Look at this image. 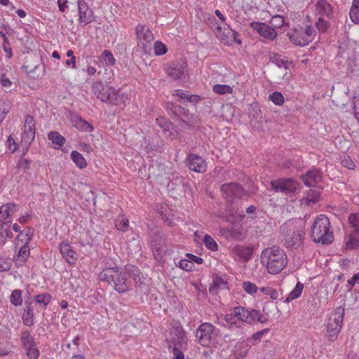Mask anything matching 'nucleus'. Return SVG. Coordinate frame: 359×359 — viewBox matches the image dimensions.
<instances>
[{"label":"nucleus","mask_w":359,"mask_h":359,"mask_svg":"<svg viewBox=\"0 0 359 359\" xmlns=\"http://www.w3.org/2000/svg\"><path fill=\"white\" fill-rule=\"evenodd\" d=\"M304 222L301 218L286 221L280 227V242L287 249H297L304 243Z\"/></svg>","instance_id":"1"},{"label":"nucleus","mask_w":359,"mask_h":359,"mask_svg":"<svg viewBox=\"0 0 359 359\" xmlns=\"http://www.w3.org/2000/svg\"><path fill=\"white\" fill-rule=\"evenodd\" d=\"M261 263L265 265L269 273H280L287 264V255L278 246L264 249L260 257Z\"/></svg>","instance_id":"2"},{"label":"nucleus","mask_w":359,"mask_h":359,"mask_svg":"<svg viewBox=\"0 0 359 359\" xmlns=\"http://www.w3.org/2000/svg\"><path fill=\"white\" fill-rule=\"evenodd\" d=\"M99 278L107 282L119 293L128 292L131 287V282L127 278V273L118 267L103 269L100 273Z\"/></svg>","instance_id":"3"},{"label":"nucleus","mask_w":359,"mask_h":359,"mask_svg":"<svg viewBox=\"0 0 359 359\" xmlns=\"http://www.w3.org/2000/svg\"><path fill=\"white\" fill-rule=\"evenodd\" d=\"M311 237L316 243L323 245L330 244L333 241V233L330 231V223L324 215L318 216L312 225Z\"/></svg>","instance_id":"4"},{"label":"nucleus","mask_w":359,"mask_h":359,"mask_svg":"<svg viewBox=\"0 0 359 359\" xmlns=\"http://www.w3.org/2000/svg\"><path fill=\"white\" fill-rule=\"evenodd\" d=\"M92 89L94 95L102 102L118 104L123 100V97L114 88L106 85L102 81L95 82Z\"/></svg>","instance_id":"5"},{"label":"nucleus","mask_w":359,"mask_h":359,"mask_svg":"<svg viewBox=\"0 0 359 359\" xmlns=\"http://www.w3.org/2000/svg\"><path fill=\"white\" fill-rule=\"evenodd\" d=\"M314 32L311 25H306L305 28L297 26L288 32L287 36L294 44L304 46L311 42Z\"/></svg>","instance_id":"6"},{"label":"nucleus","mask_w":359,"mask_h":359,"mask_svg":"<svg viewBox=\"0 0 359 359\" xmlns=\"http://www.w3.org/2000/svg\"><path fill=\"white\" fill-rule=\"evenodd\" d=\"M217 330L209 323H202L197 329L196 337L203 346H210L215 342Z\"/></svg>","instance_id":"7"},{"label":"nucleus","mask_w":359,"mask_h":359,"mask_svg":"<svg viewBox=\"0 0 359 359\" xmlns=\"http://www.w3.org/2000/svg\"><path fill=\"white\" fill-rule=\"evenodd\" d=\"M271 190L285 194L294 193L298 189L299 183L293 178H280L270 182Z\"/></svg>","instance_id":"8"},{"label":"nucleus","mask_w":359,"mask_h":359,"mask_svg":"<svg viewBox=\"0 0 359 359\" xmlns=\"http://www.w3.org/2000/svg\"><path fill=\"white\" fill-rule=\"evenodd\" d=\"M135 33L137 39V44L145 53H149L151 50V43L154 40L151 31L146 26L139 25L135 28Z\"/></svg>","instance_id":"9"},{"label":"nucleus","mask_w":359,"mask_h":359,"mask_svg":"<svg viewBox=\"0 0 359 359\" xmlns=\"http://www.w3.org/2000/svg\"><path fill=\"white\" fill-rule=\"evenodd\" d=\"M348 222L353 230L346 243V248L353 249L359 246V213H351L348 217Z\"/></svg>","instance_id":"10"},{"label":"nucleus","mask_w":359,"mask_h":359,"mask_svg":"<svg viewBox=\"0 0 359 359\" xmlns=\"http://www.w3.org/2000/svg\"><path fill=\"white\" fill-rule=\"evenodd\" d=\"M220 191L225 200L229 203H231L234 198H241L245 194L244 189L235 182L223 184Z\"/></svg>","instance_id":"11"},{"label":"nucleus","mask_w":359,"mask_h":359,"mask_svg":"<svg viewBox=\"0 0 359 359\" xmlns=\"http://www.w3.org/2000/svg\"><path fill=\"white\" fill-rule=\"evenodd\" d=\"M35 121L32 116L27 115L25 117L24 129L22 133V142L28 147L35 137Z\"/></svg>","instance_id":"12"},{"label":"nucleus","mask_w":359,"mask_h":359,"mask_svg":"<svg viewBox=\"0 0 359 359\" xmlns=\"http://www.w3.org/2000/svg\"><path fill=\"white\" fill-rule=\"evenodd\" d=\"M186 165L189 170L196 172H204L207 168L205 161L196 154H190L185 160Z\"/></svg>","instance_id":"13"},{"label":"nucleus","mask_w":359,"mask_h":359,"mask_svg":"<svg viewBox=\"0 0 359 359\" xmlns=\"http://www.w3.org/2000/svg\"><path fill=\"white\" fill-rule=\"evenodd\" d=\"M187 64L184 62H173L167 69V73L173 79L185 81L187 76Z\"/></svg>","instance_id":"14"},{"label":"nucleus","mask_w":359,"mask_h":359,"mask_svg":"<svg viewBox=\"0 0 359 359\" xmlns=\"http://www.w3.org/2000/svg\"><path fill=\"white\" fill-rule=\"evenodd\" d=\"M251 27L256 30L261 36L270 39H274L277 36L275 29L265 23L254 22L251 23Z\"/></svg>","instance_id":"15"},{"label":"nucleus","mask_w":359,"mask_h":359,"mask_svg":"<svg viewBox=\"0 0 359 359\" xmlns=\"http://www.w3.org/2000/svg\"><path fill=\"white\" fill-rule=\"evenodd\" d=\"M78 8L80 22L87 25L93 21L94 16L93 11L84 1H78Z\"/></svg>","instance_id":"16"},{"label":"nucleus","mask_w":359,"mask_h":359,"mask_svg":"<svg viewBox=\"0 0 359 359\" xmlns=\"http://www.w3.org/2000/svg\"><path fill=\"white\" fill-rule=\"evenodd\" d=\"M323 172L317 169L308 170L302 176L306 186L311 187L315 186L321 181Z\"/></svg>","instance_id":"17"},{"label":"nucleus","mask_w":359,"mask_h":359,"mask_svg":"<svg viewBox=\"0 0 359 359\" xmlns=\"http://www.w3.org/2000/svg\"><path fill=\"white\" fill-rule=\"evenodd\" d=\"M60 251L63 258L69 264L74 263L77 259L76 252L67 243L62 242L60 244Z\"/></svg>","instance_id":"18"},{"label":"nucleus","mask_w":359,"mask_h":359,"mask_svg":"<svg viewBox=\"0 0 359 359\" xmlns=\"http://www.w3.org/2000/svg\"><path fill=\"white\" fill-rule=\"evenodd\" d=\"M18 210V205L14 203H8L0 207V224L12 217Z\"/></svg>","instance_id":"19"},{"label":"nucleus","mask_w":359,"mask_h":359,"mask_svg":"<svg viewBox=\"0 0 359 359\" xmlns=\"http://www.w3.org/2000/svg\"><path fill=\"white\" fill-rule=\"evenodd\" d=\"M234 253L245 262L250 260L252 255L253 248L250 246L238 245L233 249Z\"/></svg>","instance_id":"20"},{"label":"nucleus","mask_w":359,"mask_h":359,"mask_svg":"<svg viewBox=\"0 0 359 359\" xmlns=\"http://www.w3.org/2000/svg\"><path fill=\"white\" fill-rule=\"evenodd\" d=\"M225 288H227V282L222 277L216 276L209 287V292L212 294H216L219 290Z\"/></svg>","instance_id":"21"},{"label":"nucleus","mask_w":359,"mask_h":359,"mask_svg":"<svg viewBox=\"0 0 359 359\" xmlns=\"http://www.w3.org/2000/svg\"><path fill=\"white\" fill-rule=\"evenodd\" d=\"M316 6L318 13L325 15L328 18H332L333 14V7L329 3L323 1H318Z\"/></svg>","instance_id":"22"},{"label":"nucleus","mask_w":359,"mask_h":359,"mask_svg":"<svg viewBox=\"0 0 359 359\" xmlns=\"http://www.w3.org/2000/svg\"><path fill=\"white\" fill-rule=\"evenodd\" d=\"M26 307L22 316L23 323L28 327L34 325V309L32 302H25Z\"/></svg>","instance_id":"23"},{"label":"nucleus","mask_w":359,"mask_h":359,"mask_svg":"<svg viewBox=\"0 0 359 359\" xmlns=\"http://www.w3.org/2000/svg\"><path fill=\"white\" fill-rule=\"evenodd\" d=\"M234 316H236L238 323L240 325L243 323H250V319L248 318L249 311L244 307H236L234 309Z\"/></svg>","instance_id":"24"},{"label":"nucleus","mask_w":359,"mask_h":359,"mask_svg":"<svg viewBox=\"0 0 359 359\" xmlns=\"http://www.w3.org/2000/svg\"><path fill=\"white\" fill-rule=\"evenodd\" d=\"M344 309L341 307H338L336 309V310L334 311V313L333 315L334 316L333 318L332 317H330L329 322L336 325L337 327H339L341 329V325H342L343 319H344Z\"/></svg>","instance_id":"25"},{"label":"nucleus","mask_w":359,"mask_h":359,"mask_svg":"<svg viewBox=\"0 0 359 359\" xmlns=\"http://www.w3.org/2000/svg\"><path fill=\"white\" fill-rule=\"evenodd\" d=\"M48 138L53 144L57 146V148L62 147L66 140L57 131H51L48 134Z\"/></svg>","instance_id":"26"},{"label":"nucleus","mask_w":359,"mask_h":359,"mask_svg":"<svg viewBox=\"0 0 359 359\" xmlns=\"http://www.w3.org/2000/svg\"><path fill=\"white\" fill-rule=\"evenodd\" d=\"M304 289V285L300 282H298L295 287L289 293L285 302L287 303L298 298L302 293Z\"/></svg>","instance_id":"27"},{"label":"nucleus","mask_w":359,"mask_h":359,"mask_svg":"<svg viewBox=\"0 0 359 359\" xmlns=\"http://www.w3.org/2000/svg\"><path fill=\"white\" fill-rule=\"evenodd\" d=\"M172 344H173V348H186L187 344L184 334L179 332L176 337L172 339Z\"/></svg>","instance_id":"28"},{"label":"nucleus","mask_w":359,"mask_h":359,"mask_svg":"<svg viewBox=\"0 0 359 359\" xmlns=\"http://www.w3.org/2000/svg\"><path fill=\"white\" fill-rule=\"evenodd\" d=\"M349 15L354 23H359V0H353Z\"/></svg>","instance_id":"29"},{"label":"nucleus","mask_w":359,"mask_h":359,"mask_svg":"<svg viewBox=\"0 0 359 359\" xmlns=\"http://www.w3.org/2000/svg\"><path fill=\"white\" fill-rule=\"evenodd\" d=\"M341 329L336 325L328 322L327 325V335L330 341H334L340 332Z\"/></svg>","instance_id":"30"},{"label":"nucleus","mask_w":359,"mask_h":359,"mask_svg":"<svg viewBox=\"0 0 359 359\" xmlns=\"http://www.w3.org/2000/svg\"><path fill=\"white\" fill-rule=\"evenodd\" d=\"M20 341L24 348L29 347L35 344L33 337L31 335L29 330H26L21 332Z\"/></svg>","instance_id":"31"},{"label":"nucleus","mask_w":359,"mask_h":359,"mask_svg":"<svg viewBox=\"0 0 359 359\" xmlns=\"http://www.w3.org/2000/svg\"><path fill=\"white\" fill-rule=\"evenodd\" d=\"M71 158L75 164L80 168H84L87 166V162L83 156L77 151H73L71 153Z\"/></svg>","instance_id":"32"},{"label":"nucleus","mask_w":359,"mask_h":359,"mask_svg":"<svg viewBox=\"0 0 359 359\" xmlns=\"http://www.w3.org/2000/svg\"><path fill=\"white\" fill-rule=\"evenodd\" d=\"M124 272L127 273V278L130 277L133 280L137 279L142 274L141 271L137 266L131 264H128L125 266Z\"/></svg>","instance_id":"33"},{"label":"nucleus","mask_w":359,"mask_h":359,"mask_svg":"<svg viewBox=\"0 0 359 359\" xmlns=\"http://www.w3.org/2000/svg\"><path fill=\"white\" fill-rule=\"evenodd\" d=\"M128 219L124 216H119L115 219V226L119 231H126L128 227Z\"/></svg>","instance_id":"34"},{"label":"nucleus","mask_w":359,"mask_h":359,"mask_svg":"<svg viewBox=\"0 0 359 359\" xmlns=\"http://www.w3.org/2000/svg\"><path fill=\"white\" fill-rule=\"evenodd\" d=\"M36 303L46 306L51 301L52 296L48 293H42L34 297Z\"/></svg>","instance_id":"35"},{"label":"nucleus","mask_w":359,"mask_h":359,"mask_svg":"<svg viewBox=\"0 0 359 359\" xmlns=\"http://www.w3.org/2000/svg\"><path fill=\"white\" fill-rule=\"evenodd\" d=\"M10 301L14 306H20L22 303V291L14 290L11 294Z\"/></svg>","instance_id":"36"},{"label":"nucleus","mask_w":359,"mask_h":359,"mask_svg":"<svg viewBox=\"0 0 359 359\" xmlns=\"http://www.w3.org/2000/svg\"><path fill=\"white\" fill-rule=\"evenodd\" d=\"M203 242L205 245V247L212 251H215L218 248V245L215 241L210 236L206 234L204 236Z\"/></svg>","instance_id":"37"},{"label":"nucleus","mask_w":359,"mask_h":359,"mask_svg":"<svg viewBox=\"0 0 359 359\" xmlns=\"http://www.w3.org/2000/svg\"><path fill=\"white\" fill-rule=\"evenodd\" d=\"M271 61L275 63L278 67H283L285 69H288V66L290 62L287 60H285L278 55L274 54L271 57Z\"/></svg>","instance_id":"38"},{"label":"nucleus","mask_w":359,"mask_h":359,"mask_svg":"<svg viewBox=\"0 0 359 359\" xmlns=\"http://www.w3.org/2000/svg\"><path fill=\"white\" fill-rule=\"evenodd\" d=\"M175 116L178 117H182V119L190 120L192 118V115L189 113V110L184 107L179 106L175 110Z\"/></svg>","instance_id":"39"},{"label":"nucleus","mask_w":359,"mask_h":359,"mask_svg":"<svg viewBox=\"0 0 359 359\" xmlns=\"http://www.w3.org/2000/svg\"><path fill=\"white\" fill-rule=\"evenodd\" d=\"M213 91L219 95H224L226 93H231L232 88L228 85L217 84L213 86Z\"/></svg>","instance_id":"40"},{"label":"nucleus","mask_w":359,"mask_h":359,"mask_svg":"<svg viewBox=\"0 0 359 359\" xmlns=\"http://www.w3.org/2000/svg\"><path fill=\"white\" fill-rule=\"evenodd\" d=\"M0 36L2 37V39L4 40L3 48L7 54V57L8 58H11L12 57L13 54H12V49L10 47V43H9L8 39L6 36V35L1 31H0Z\"/></svg>","instance_id":"41"},{"label":"nucleus","mask_w":359,"mask_h":359,"mask_svg":"<svg viewBox=\"0 0 359 359\" xmlns=\"http://www.w3.org/2000/svg\"><path fill=\"white\" fill-rule=\"evenodd\" d=\"M156 121L163 131H169L172 126V123L163 116L157 118Z\"/></svg>","instance_id":"42"},{"label":"nucleus","mask_w":359,"mask_h":359,"mask_svg":"<svg viewBox=\"0 0 359 359\" xmlns=\"http://www.w3.org/2000/svg\"><path fill=\"white\" fill-rule=\"evenodd\" d=\"M154 53L156 55H162L166 53L168 49L165 44L158 41L154 45Z\"/></svg>","instance_id":"43"},{"label":"nucleus","mask_w":359,"mask_h":359,"mask_svg":"<svg viewBox=\"0 0 359 359\" xmlns=\"http://www.w3.org/2000/svg\"><path fill=\"white\" fill-rule=\"evenodd\" d=\"M269 100L276 105H282L284 103V97L283 95L278 92H273L269 95Z\"/></svg>","instance_id":"44"},{"label":"nucleus","mask_w":359,"mask_h":359,"mask_svg":"<svg viewBox=\"0 0 359 359\" xmlns=\"http://www.w3.org/2000/svg\"><path fill=\"white\" fill-rule=\"evenodd\" d=\"M29 255V248L27 246V244L22 245L19 251H18V259H20L21 262H25Z\"/></svg>","instance_id":"45"},{"label":"nucleus","mask_w":359,"mask_h":359,"mask_svg":"<svg viewBox=\"0 0 359 359\" xmlns=\"http://www.w3.org/2000/svg\"><path fill=\"white\" fill-rule=\"evenodd\" d=\"M9 111L7 102L4 100H0V124L3 122Z\"/></svg>","instance_id":"46"},{"label":"nucleus","mask_w":359,"mask_h":359,"mask_svg":"<svg viewBox=\"0 0 359 359\" xmlns=\"http://www.w3.org/2000/svg\"><path fill=\"white\" fill-rule=\"evenodd\" d=\"M102 57L106 64L109 65H114L115 64L116 60L109 50H104L102 54Z\"/></svg>","instance_id":"47"},{"label":"nucleus","mask_w":359,"mask_h":359,"mask_svg":"<svg viewBox=\"0 0 359 359\" xmlns=\"http://www.w3.org/2000/svg\"><path fill=\"white\" fill-rule=\"evenodd\" d=\"M27 352V355L30 359H36L39 355V351L36 348V345L30 346L29 347L25 348Z\"/></svg>","instance_id":"48"},{"label":"nucleus","mask_w":359,"mask_h":359,"mask_svg":"<svg viewBox=\"0 0 359 359\" xmlns=\"http://www.w3.org/2000/svg\"><path fill=\"white\" fill-rule=\"evenodd\" d=\"M243 290L250 294H253L257 291L256 285L249 281L244 282L243 283Z\"/></svg>","instance_id":"49"},{"label":"nucleus","mask_w":359,"mask_h":359,"mask_svg":"<svg viewBox=\"0 0 359 359\" xmlns=\"http://www.w3.org/2000/svg\"><path fill=\"white\" fill-rule=\"evenodd\" d=\"M1 229L4 232L6 239V238H13V234L12 231H11L10 222H3L1 224Z\"/></svg>","instance_id":"50"},{"label":"nucleus","mask_w":359,"mask_h":359,"mask_svg":"<svg viewBox=\"0 0 359 359\" xmlns=\"http://www.w3.org/2000/svg\"><path fill=\"white\" fill-rule=\"evenodd\" d=\"M285 23V19L281 15H275L271 20V24L276 28H280L283 26Z\"/></svg>","instance_id":"51"},{"label":"nucleus","mask_w":359,"mask_h":359,"mask_svg":"<svg viewBox=\"0 0 359 359\" xmlns=\"http://www.w3.org/2000/svg\"><path fill=\"white\" fill-rule=\"evenodd\" d=\"M194 266V264L190 260L182 259L179 262V267L187 271H191Z\"/></svg>","instance_id":"52"},{"label":"nucleus","mask_w":359,"mask_h":359,"mask_svg":"<svg viewBox=\"0 0 359 359\" xmlns=\"http://www.w3.org/2000/svg\"><path fill=\"white\" fill-rule=\"evenodd\" d=\"M316 26L320 32H325L329 26V23L323 18H319Z\"/></svg>","instance_id":"53"},{"label":"nucleus","mask_w":359,"mask_h":359,"mask_svg":"<svg viewBox=\"0 0 359 359\" xmlns=\"http://www.w3.org/2000/svg\"><path fill=\"white\" fill-rule=\"evenodd\" d=\"M353 113L355 118L359 121V93L353 96Z\"/></svg>","instance_id":"54"},{"label":"nucleus","mask_w":359,"mask_h":359,"mask_svg":"<svg viewBox=\"0 0 359 359\" xmlns=\"http://www.w3.org/2000/svg\"><path fill=\"white\" fill-rule=\"evenodd\" d=\"M320 194L318 192H316L315 191L311 190L310 192L308 194V196L306 197V200L309 202H311L313 203H316L319 201L320 198Z\"/></svg>","instance_id":"55"},{"label":"nucleus","mask_w":359,"mask_h":359,"mask_svg":"<svg viewBox=\"0 0 359 359\" xmlns=\"http://www.w3.org/2000/svg\"><path fill=\"white\" fill-rule=\"evenodd\" d=\"M261 290L266 294L269 295L273 299H277L278 298V292L272 287H262Z\"/></svg>","instance_id":"56"},{"label":"nucleus","mask_w":359,"mask_h":359,"mask_svg":"<svg viewBox=\"0 0 359 359\" xmlns=\"http://www.w3.org/2000/svg\"><path fill=\"white\" fill-rule=\"evenodd\" d=\"M23 234L26 236V244H28V243L32 240L34 234V229L31 227H28L26 229H25L23 231H20L18 236H22Z\"/></svg>","instance_id":"57"},{"label":"nucleus","mask_w":359,"mask_h":359,"mask_svg":"<svg viewBox=\"0 0 359 359\" xmlns=\"http://www.w3.org/2000/svg\"><path fill=\"white\" fill-rule=\"evenodd\" d=\"M225 320L231 325H235L236 327H240V324H238L236 316H234V310L231 313H227L224 317Z\"/></svg>","instance_id":"58"},{"label":"nucleus","mask_w":359,"mask_h":359,"mask_svg":"<svg viewBox=\"0 0 359 359\" xmlns=\"http://www.w3.org/2000/svg\"><path fill=\"white\" fill-rule=\"evenodd\" d=\"M261 314V312L258 310L252 309L249 311L248 318L250 319V323H248V324L253 323L255 320H257Z\"/></svg>","instance_id":"59"},{"label":"nucleus","mask_w":359,"mask_h":359,"mask_svg":"<svg viewBox=\"0 0 359 359\" xmlns=\"http://www.w3.org/2000/svg\"><path fill=\"white\" fill-rule=\"evenodd\" d=\"M18 166L20 169L23 170V171H26L29 168L30 166V161L27 159H20L18 162Z\"/></svg>","instance_id":"60"},{"label":"nucleus","mask_w":359,"mask_h":359,"mask_svg":"<svg viewBox=\"0 0 359 359\" xmlns=\"http://www.w3.org/2000/svg\"><path fill=\"white\" fill-rule=\"evenodd\" d=\"M7 145H8L9 150L12 153L15 151L18 148L17 144L15 143L14 139L11 137V136H9L8 138Z\"/></svg>","instance_id":"61"},{"label":"nucleus","mask_w":359,"mask_h":359,"mask_svg":"<svg viewBox=\"0 0 359 359\" xmlns=\"http://www.w3.org/2000/svg\"><path fill=\"white\" fill-rule=\"evenodd\" d=\"M11 267V262L9 261L0 260V272L7 271Z\"/></svg>","instance_id":"62"},{"label":"nucleus","mask_w":359,"mask_h":359,"mask_svg":"<svg viewBox=\"0 0 359 359\" xmlns=\"http://www.w3.org/2000/svg\"><path fill=\"white\" fill-rule=\"evenodd\" d=\"M342 164L344 167H346L350 170H353L355 168V163L348 156L347 158H345L342 161Z\"/></svg>","instance_id":"63"},{"label":"nucleus","mask_w":359,"mask_h":359,"mask_svg":"<svg viewBox=\"0 0 359 359\" xmlns=\"http://www.w3.org/2000/svg\"><path fill=\"white\" fill-rule=\"evenodd\" d=\"M78 123L81 124L80 128L84 131H91L93 130V126L83 119H80Z\"/></svg>","instance_id":"64"}]
</instances>
